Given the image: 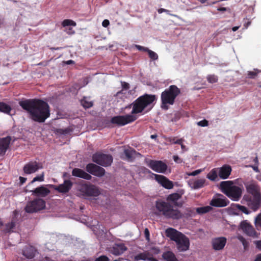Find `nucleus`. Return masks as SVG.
I'll use <instances>...</instances> for the list:
<instances>
[{"instance_id":"nucleus-1","label":"nucleus","mask_w":261,"mask_h":261,"mask_svg":"<svg viewBox=\"0 0 261 261\" xmlns=\"http://www.w3.org/2000/svg\"><path fill=\"white\" fill-rule=\"evenodd\" d=\"M19 105L34 121L43 122L49 116V106L39 99H27L19 102Z\"/></svg>"},{"instance_id":"nucleus-2","label":"nucleus","mask_w":261,"mask_h":261,"mask_svg":"<svg viewBox=\"0 0 261 261\" xmlns=\"http://www.w3.org/2000/svg\"><path fill=\"white\" fill-rule=\"evenodd\" d=\"M155 213L163 215L166 218L178 220L182 217L181 212L168 201L162 200H157L155 202Z\"/></svg>"},{"instance_id":"nucleus-3","label":"nucleus","mask_w":261,"mask_h":261,"mask_svg":"<svg viewBox=\"0 0 261 261\" xmlns=\"http://www.w3.org/2000/svg\"><path fill=\"white\" fill-rule=\"evenodd\" d=\"M165 232L167 237L176 242L179 251H185L189 249V240L182 233L172 228L167 229Z\"/></svg>"},{"instance_id":"nucleus-4","label":"nucleus","mask_w":261,"mask_h":261,"mask_svg":"<svg viewBox=\"0 0 261 261\" xmlns=\"http://www.w3.org/2000/svg\"><path fill=\"white\" fill-rule=\"evenodd\" d=\"M155 100V96L152 95L146 94L139 97L128 107L132 108L130 115H134L142 112L145 108L152 105Z\"/></svg>"},{"instance_id":"nucleus-5","label":"nucleus","mask_w":261,"mask_h":261,"mask_svg":"<svg viewBox=\"0 0 261 261\" xmlns=\"http://www.w3.org/2000/svg\"><path fill=\"white\" fill-rule=\"evenodd\" d=\"M223 193L233 201H238L242 194V189L234 185L232 181H223L220 183Z\"/></svg>"},{"instance_id":"nucleus-6","label":"nucleus","mask_w":261,"mask_h":261,"mask_svg":"<svg viewBox=\"0 0 261 261\" xmlns=\"http://www.w3.org/2000/svg\"><path fill=\"white\" fill-rule=\"evenodd\" d=\"M180 90L175 85L170 86L161 94L162 107H167V104L173 105L176 96L179 94Z\"/></svg>"},{"instance_id":"nucleus-7","label":"nucleus","mask_w":261,"mask_h":261,"mask_svg":"<svg viewBox=\"0 0 261 261\" xmlns=\"http://www.w3.org/2000/svg\"><path fill=\"white\" fill-rule=\"evenodd\" d=\"M45 202L40 198H36L28 202L25 207V212L29 213H35L44 209Z\"/></svg>"},{"instance_id":"nucleus-8","label":"nucleus","mask_w":261,"mask_h":261,"mask_svg":"<svg viewBox=\"0 0 261 261\" xmlns=\"http://www.w3.org/2000/svg\"><path fill=\"white\" fill-rule=\"evenodd\" d=\"M242 202L247 205L253 211L256 212L261 205V196L245 195L242 199Z\"/></svg>"},{"instance_id":"nucleus-9","label":"nucleus","mask_w":261,"mask_h":261,"mask_svg":"<svg viewBox=\"0 0 261 261\" xmlns=\"http://www.w3.org/2000/svg\"><path fill=\"white\" fill-rule=\"evenodd\" d=\"M79 191L84 197H96L100 194L99 189L92 185H82L80 186Z\"/></svg>"},{"instance_id":"nucleus-10","label":"nucleus","mask_w":261,"mask_h":261,"mask_svg":"<svg viewBox=\"0 0 261 261\" xmlns=\"http://www.w3.org/2000/svg\"><path fill=\"white\" fill-rule=\"evenodd\" d=\"M92 160L98 165L107 167L111 165L113 158L110 154L98 153L93 155Z\"/></svg>"},{"instance_id":"nucleus-11","label":"nucleus","mask_w":261,"mask_h":261,"mask_svg":"<svg viewBox=\"0 0 261 261\" xmlns=\"http://www.w3.org/2000/svg\"><path fill=\"white\" fill-rule=\"evenodd\" d=\"M238 229L242 231L243 233L249 237L254 238H258V233L255 231L251 223L246 220H243L240 222Z\"/></svg>"},{"instance_id":"nucleus-12","label":"nucleus","mask_w":261,"mask_h":261,"mask_svg":"<svg viewBox=\"0 0 261 261\" xmlns=\"http://www.w3.org/2000/svg\"><path fill=\"white\" fill-rule=\"evenodd\" d=\"M137 117L133 115L128 114L124 116H117L113 117L111 122L118 125L123 126L134 121Z\"/></svg>"},{"instance_id":"nucleus-13","label":"nucleus","mask_w":261,"mask_h":261,"mask_svg":"<svg viewBox=\"0 0 261 261\" xmlns=\"http://www.w3.org/2000/svg\"><path fill=\"white\" fill-rule=\"evenodd\" d=\"M146 163L150 168L158 173H165L167 169V165L161 161L148 160Z\"/></svg>"},{"instance_id":"nucleus-14","label":"nucleus","mask_w":261,"mask_h":261,"mask_svg":"<svg viewBox=\"0 0 261 261\" xmlns=\"http://www.w3.org/2000/svg\"><path fill=\"white\" fill-rule=\"evenodd\" d=\"M42 168V164L36 161H30L26 163L23 168V171L26 174H31Z\"/></svg>"},{"instance_id":"nucleus-15","label":"nucleus","mask_w":261,"mask_h":261,"mask_svg":"<svg viewBox=\"0 0 261 261\" xmlns=\"http://www.w3.org/2000/svg\"><path fill=\"white\" fill-rule=\"evenodd\" d=\"M86 170L89 173L99 177L102 176L105 173V170L103 168L92 163L86 166Z\"/></svg>"},{"instance_id":"nucleus-16","label":"nucleus","mask_w":261,"mask_h":261,"mask_svg":"<svg viewBox=\"0 0 261 261\" xmlns=\"http://www.w3.org/2000/svg\"><path fill=\"white\" fill-rule=\"evenodd\" d=\"M155 180L162 186L167 189H171L173 188V183L165 176L162 175L154 174Z\"/></svg>"},{"instance_id":"nucleus-17","label":"nucleus","mask_w":261,"mask_h":261,"mask_svg":"<svg viewBox=\"0 0 261 261\" xmlns=\"http://www.w3.org/2000/svg\"><path fill=\"white\" fill-rule=\"evenodd\" d=\"M184 194V192L183 190H180L178 193L171 194L167 197V200L169 203L171 202L176 206H181L182 204V202H178L177 201L181 198Z\"/></svg>"},{"instance_id":"nucleus-18","label":"nucleus","mask_w":261,"mask_h":261,"mask_svg":"<svg viewBox=\"0 0 261 261\" xmlns=\"http://www.w3.org/2000/svg\"><path fill=\"white\" fill-rule=\"evenodd\" d=\"M227 204V200L222 195H219L217 197L213 198L210 202V205L215 207H224Z\"/></svg>"},{"instance_id":"nucleus-19","label":"nucleus","mask_w":261,"mask_h":261,"mask_svg":"<svg viewBox=\"0 0 261 261\" xmlns=\"http://www.w3.org/2000/svg\"><path fill=\"white\" fill-rule=\"evenodd\" d=\"M247 191L252 196H261L260 189L255 182H251L246 185Z\"/></svg>"},{"instance_id":"nucleus-20","label":"nucleus","mask_w":261,"mask_h":261,"mask_svg":"<svg viewBox=\"0 0 261 261\" xmlns=\"http://www.w3.org/2000/svg\"><path fill=\"white\" fill-rule=\"evenodd\" d=\"M50 187H54L53 185H49ZM72 182L69 180H65L63 184L58 186H54L55 190L62 193H67L71 188Z\"/></svg>"},{"instance_id":"nucleus-21","label":"nucleus","mask_w":261,"mask_h":261,"mask_svg":"<svg viewBox=\"0 0 261 261\" xmlns=\"http://www.w3.org/2000/svg\"><path fill=\"white\" fill-rule=\"evenodd\" d=\"M206 181V180L204 178L190 179L188 181V184L191 189L197 190L203 187L205 185Z\"/></svg>"},{"instance_id":"nucleus-22","label":"nucleus","mask_w":261,"mask_h":261,"mask_svg":"<svg viewBox=\"0 0 261 261\" xmlns=\"http://www.w3.org/2000/svg\"><path fill=\"white\" fill-rule=\"evenodd\" d=\"M127 250V247L123 244H115L110 248V252L114 255H120Z\"/></svg>"},{"instance_id":"nucleus-23","label":"nucleus","mask_w":261,"mask_h":261,"mask_svg":"<svg viewBox=\"0 0 261 261\" xmlns=\"http://www.w3.org/2000/svg\"><path fill=\"white\" fill-rule=\"evenodd\" d=\"M141 154L137 152L135 150L132 148L126 149L124 150L123 153L121 155V158L124 160L130 161L138 156Z\"/></svg>"},{"instance_id":"nucleus-24","label":"nucleus","mask_w":261,"mask_h":261,"mask_svg":"<svg viewBox=\"0 0 261 261\" xmlns=\"http://www.w3.org/2000/svg\"><path fill=\"white\" fill-rule=\"evenodd\" d=\"M30 192L32 193L33 195L44 197L49 194L50 190L44 186H41L31 190Z\"/></svg>"},{"instance_id":"nucleus-25","label":"nucleus","mask_w":261,"mask_h":261,"mask_svg":"<svg viewBox=\"0 0 261 261\" xmlns=\"http://www.w3.org/2000/svg\"><path fill=\"white\" fill-rule=\"evenodd\" d=\"M219 176L221 179L227 178L230 174L231 171V167L227 165H224L221 168H217Z\"/></svg>"},{"instance_id":"nucleus-26","label":"nucleus","mask_w":261,"mask_h":261,"mask_svg":"<svg viewBox=\"0 0 261 261\" xmlns=\"http://www.w3.org/2000/svg\"><path fill=\"white\" fill-rule=\"evenodd\" d=\"M226 243V239L224 237H220L213 240V246L214 249L219 250L222 249Z\"/></svg>"},{"instance_id":"nucleus-27","label":"nucleus","mask_w":261,"mask_h":261,"mask_svg":"<svg viewBox=\"0 0 261 261\" xmlns=\"http://www.w3.org/2000/svg\"><path fill=\"white\" fill-rule=\"evenodd\" d=\"M72 175L74 176L82 178L86 180H90L92 176L85 171L79 168H74L72 170Z\"/></svg>"},{"instance_id":"nucleus-28","label":"nucleus","mask_w":261,"mask_h":261,"mask_svg":"<svg viewBox=\"0 0 261 261\" xmlns=\"http://www.w3.org/2000/svg\"><path fill=\"white\" fill-rule=\"evenodd\" d=\"M11 138L7 137L0 139V155H3L6 153L10 142Z\"/></svg>"},{"instance_id":"nucleus-29","label":"nucleus","mask_w":261,"mask_h":261,"mask_svg":"<svg viewBox=\"0 0 261 261\" xmlns=\"http://www.w3.org/2000/svg\"><path fill=\"white\" fill-rule=\"evenodd\" d=\"M134 258L135 261H139L140 260L144 261H152L154 258L152 257L151 253L148 251H145L136 255L134 256Z\"/></svg>"},{"instance_id":"nucleus-30","label":"nucleus","mask_w":261,"mask_h":261,"mask_svg":"<svg viewBox=\"0 0 261 261\" xmlns=\"http://www.w3.org/2000/svg\"><path fill=\"white\" fill-rule=\"evenodd\" d=\"M122 86L123 88L121 91L117 93L116 97L124 99V98H127L129 96L130 93L128 91L129 85L128 83H122Z\"/></svg>"},{"instance_id":"nucleus-31","label":"nucleus","mask_w":261,"mask_h":261,"mask_svg":"<svg viewBox=\"0 0 261 261\" xmlns=\"http://www.w3.org/2000/svg\"><path fill=\"white\" fill-rule=\"evenodd\" d=\"M36 252V250L33 246L27 247L23 251V255L28 258H32Z\"/></svg>"},{"instance_id":"nucleus-32","label":"nucleus","mask_w":261,"mask_h":261,"mask_svg":"<svg viewBox=\"0 0 261 261\" xmlns=\"http://www.w3.org/2000/svg\"><path fill=\"white\" fill-rule=\"evenodd\" d=\"M162 257L166 261H178L175 254L170 251L164 252Z\"/></svg>"},{"instance_id":"nucleus-33","label":"nucleus","mask_w":261,"mask_h":261,"mask_svg":"<svg viewBox=\"0 0 261 261\" xmlns=\"http://www.w3.org/2000/svg\"><path fill=\"white\" fill-rule=\"evenodd\" d=\"M218 168L212 169L207 175L206 177L212 181L216 180L219 176Z\"/></svg>"},{"instance_id":"nucleus-34","label":"nucleus","mask_w":261,"mask_h":261,"mask_svg":"<svg viewBox=\"0 0 261 261\" xmlns=\"http://www.w3.org/2000/svg\"><path fill=\"white\" fill-rule=\"evenodd\" d=\"M11 110V107L9 105L4 102H0V112L8 114Z\"/></svg>"},{"instance_id":"nucleus-35","label":"nucleus","mask_w":261,"mask_h":261,"mask_svg":"<svg viewBox=\"0 0 261 261\" xmlns=\"http://www.w3.org/2000/svg\"><path fill=\"white\" fill-rule=\"evenodd\" d=\"M212 209V208L210 206L197 207L196 208V212L198 214H204L210 212Z\"/></svg>"},{"instance_id":"nucleus-36","label":"nucleus","mask_w":261,"mask_h":261,"mask_svg":"<svg viewBox=\"0 0 261 261\" xmlns=\"http://www.w3.org/2000/svg\"><path fill=\"white\" fill-rule=\"evenodd\" d=\"M81 103L85 108H89L93 105L92 101H90L88 98L85 97L81 100Z\"/></svg>"},{"instance_id":"nucleus-37","label":"nucleus","mask_w":261,"mask_h":261,"mask_svg":"<svg viewBox=\"0 0 261 261\" xmlns=\"http://www.w3.org/2000/svg\"><path fill=\"white\" fill-rule=\"evenodd\" d=\"M44 179V174L42 172L39 176L35 177L31 182L29 184L28 186L33 184L35 181H43Z\"/></svg>"},{"instance_id":"nucleus-38","label":"nucleus","mask_w":261,"mask_h":261,"mask_svg":"<svg viewBox=\"0 0 261 261\" xmlns=\"http://www.w3.org/2000/svg\"><path fill=\"white\" fill-rule=\"evenodd\" d=\"M254 224L256 227L261 228V213L258 214L254 219Z\"/></svg>"},{"instance_id":"nucleus-39","label":"nucleus","mask_w":261,"mask_h":261,"mask_svg":"<svg viewBox=\"0 0 261 261\" xmlns=\"http://www.w3.org/2000/svg\"><path fill=\"white\" fill-rule=\"evenodd\" d=\"M237 238L242 243L245 249L248 246V242L245 240V239L241 235H238Z\"/></svg>"},{"instance_id":"nucleus-40","label":"nucleus","mask_w":261,"mask_h":261,"mask_svg":"<svg viewBox=\"0 0 261 261\" xmlns=\"http://www.w3.org/2000/svg\"><path fill=\"white\" fill-rule=\"evenodd\" d=\"M260 72V71L258 70V69H254V71H248L247 73V76L250 79H254L257 74Z\"/></svg>"},{"instance_id":"nucleus-41","label":"nucleus","mask_w":261,"mask_h":261,"mask_svg":"<svg viewBox=\"0 0 261 261\" xmlns=\"http://www.w3.org/2000/svg\"><path fill=\"white\" fill-rule=\"evenodd\" d=\"M62 25L64 27L69 25L75 26L76 23L72 20L65 19L63 21Z\"/></svg>"},{"instance_id":"nucleus-42","label":"nucleus","mask_w":261,"mask_h":261,"mask_svg":"<svg viewBox=\"0 0 261 261\" xmlns=\"http://www.w3.org/2000/svg\"><path fill=\"white\" fill-rule=\"evenodd\" d=\"M236 207L238 210L241 211L245 214L248 215L250 213V212L247 209V208L244 205L237 204Z\"/></svg>"},{"instance_id":"nucleus-43","label":"nucleus","mask_w":261,"mask_h":261,"mask_svg":"<svg viewBox=\"0 0 261 261\" xmlns=\"http://www.w3.org/2000/svg\"><path fill=\"white\" fill-rule=\"evenodd\" d=\"M147 52L148 53L149 57L150 59L153 60H158V55L156 53L152 51L151 50H150L149 49H148Z\"/></svg>"},{"instance_id":"nucleus-44","label":"nucleus","mask_w":261,"mask_h":261,"mask_svg":"<svg viewBox=\"0 0 261 261\" xmlns=\"http://www.w3.org/2000/svg\"><path fill=\"white\" fill-rule=\"evenodd\" d=\"M207 81L211 83H214L217 82L218 78L215 75H208L207 77Z\"/></svg>"},{"instance_id":"nucleus-45","label":"nucleus","mask_w":261,"mask_h":261,"mask_svg":"<svg viewBox=\"0 0 261 261\" xmlns=\"http://www.w3.org/2000/svg\"><path fill=\"white\" fill-rule=\"evenodd\" d=\"M15 224L14 222H11L10 223H8L6 225V228L5 231L6 232H10L11 229L14 227Z\"/></svg>"},{"instance_id":"nucleus-46","label":"nucleus","mask_w":261,"mask_h":261,"mask_svg":"<svg viewBox=\"0 0 261 261\" xmlns=\"http://www.w3.org/2000/svg\"><path fill=\"white\" fill-rule=\"evenodd\" d=\"M183 140L182 139H175L173 138L170 140V142L173 144H181Z\"/></svg>"},{"instance_id":"nucleus-47","label":"nucleus","mask_w":261,"mask_h":261,"mask_svg":"<svg viewBox=\"0 0 261 261\" xmlns=\"http://www.w3.org/2000/svg\"><path fill=\"white\" fill-rule=\"evenodd\" d=\"M197 125L202 127L206 126L208 125V121L204 119L198 122Z\"/></svg>"},{"instance_id":"nucleus-48","label":"nucleus","mask_w":261,"mask_h":261,"mask_svg":"<svg viewBox=\"0 0 261 261\" xmlns=\"http://www.w3.org/2000/svg\"><path fill=\"white\" fill-rule=\"evenodd\" d=\"M202 171V169H198V170H196L193 172H192L190 173H188L187 175L189 176H196V175L199 174V173H200Z\"/></svg>"},{"instance_id":"nucleus-49","label":"nucleus","mask_w":261,"mask_h":261,"mask_svg":"<svg viewBox=\"0 0 261 261\" xmlns=\"http://www.w3.org/2000/svg\"><path fill=\"white\" fill-rule=\"evenodd\" d=\"M135 47L137 48L139 50L143 51H147L148 48L139 45H135Z\"/></svg>"},{"instance_id":"nucleus-50","label":"nucleus","mask_w":261,"mask_h":261,"mask_svg":"<svg viewBox=\"0 0 261 261\" xmlns=\"http://www.w3.org/2000/svg\"><path fill=\"white\" fill-rule=\"evenodd\" d=\"M109 259L106 256H101L98 258H96L95 261H109Z\"/></svg>"},{"instance_id":"nucleus-51","label":"nucleus","mask_w":261,"mask_h":261,"mask_svg":"<svg viewBox=\"0 0 261 261\" xmlns=\"http://www.w3.org/2000/svg\"><path fill=\"white\" fill-rule=\"evenodd\" d=\"M158 11L159 13H160V14H161L163 12H165L169 15H172V14H170V13H169L170 11L168 10H167L165 9L161 8V9H159ZM172 16H176V15H172Z\"/></svg>"},{"instance_id":"nucleus-52","label":"nucleus","mask_w":261,"mask_h":261,"mask_svg":"<svg viewBox=\"0 0 261 261\" xmlns=\"http://www.w3.org/2000/svg\"><path fill=\"white\" fill-rule=\"evenodd\" d=\"M173 158L174 162L177 163H181L182 162V160L177 155H174Z\"/></svg>"},{"instance_id":"nucleus-53","label":"nucleus","mask_w":261,"mask_h":261,"mask_svg":"<svg viewBox=\"0 0 261 261\" xmlns=\"http://www.w3.org/2000/svg\"><path fill=\"white\" fill-rule=\"evenodd\" d=\"M110 24L109 20L108 19H105L102 22V25L106 28Z\"/></svg>"},{"instance_id":"nucleus-54","label":"nucleus","mask_w":261,"mask_h":261,"mask_svg":"<svg viewBox=\"0 0 261 261\" xmlns=\"http://www.w3.org/2000/svg\"><path fill=\"white\" fill-rule=\"evenodd\" d=\"M145 238L147 240H149V230L147 228H146L145 229Z\"/></svg>"},{"instance_id":"nucleus-55","label":"nucleus","mask_w":261,"mask_h":261,"mask_svg":"<svg viewBox=\"0 0 261 261\" xmlns=\"http://www.w3.org/2000/svg\"><path fill=\"white\" fill-rule=\"evenodd\" d=\"M255 244L256 245V247L259 250H261V240L259 241H256Z\"/></svg>"},{"instance_id":"nucleus-56","label":"nucleus","mask_w":261,"mask_h":261,"mask_svg":"<svg viewBox=\"0 0 261 261\" xmlns=\"http://www.w3.org/2000/svg\"><path fill=\"white\" fill-rule=\"evenodd\" d=\"M20 182L22 185L27 180V178L20 176L19 177Z\"/></svg>"},{"instance_id":"nucleus-57","label":"nucleus","mask_w":261,"mask_h":261,"mask_svg":"<svg viewBox=\"0 0 261 261\" xmlns=\"http://www.w3.org/2000/svg\"><path fill=\"white\" fill-rule=\"evenodd\" d=\"M251 167L252 168L253 170L256 172H259L258 168L257 166H251Z\"/></svg>"},{"instance_id":"nucleus-58","label":"nucleus","mask_w":261,"mask_h":261,"mask_svg":"<svg viewBox=\"0 0 261 261\" xmlns=\"http://www.w3.org/2000/svg\"><path fill=\"white\" fill-rule=\"evenodd\" d=\"M217 10L219 11H226L227 8H225V7H221V8H218Z\"/></svg>"},{"instance_id":"nucleus-59","label":"nucleus","mask_w":261,"mask_h":261,"mask_svg":"<svg viewBox=\"0 0 261 261\" xmlns=\"http://www.w3.org/2000/svg\"><path fill=\"white\" fill-rule=\"evenodd\" d=\"M254 261H261V254L258 255L256 256V259H255Z\"/></svg>"},{"instance_id":"nucleus-60","label":"nucleus","mask_w":261,"mask_h":261,"mask_svg":"<svg viewBox=\"0 0 261 261\" xmlns=\"http://www.w3.org/2000/svg\"><path fill=\"white\" fill-rule=\"evenodd\" d=\"M181 145V148L183 151L187 150L186 147L182 144V142L181 143V144H180Z\"/></svg>"},{"instance_id":"nucleus-61","label":"nucleus","mask_w":261,"mask_h":261,"mask_svg":"<svg viewBox=\"0 0 261 261\" xmlns=\"http://www.w3.org/2000/svg\"><path fill=\"white\" fill-rule=\"evenodd\" d=\"M74 63V61L71 60H68V61H67L66 63L68 65H70V64H71L72 63Z\"/></svg>"},{"instance_id":"nucleus-62","label":"nucleus","mask_w":261,"mask_h":261,"mask_svg":"<svg viewBox=\"0 0 261 261\" xmlns=\"http://www.w3.org/2000/svg\"><path fill=\"white\" fill-rule=\"evenodd\" d=\"M239 28V27H234L232 28V30L233 31V32H235L237 30H238V29Z\"/></svg>"},{"instance_id":"nucleus-63","label":"nucleus","mask_w":261,"mask_h":261,"mask_svg":"<svg viewBox=\"0 0 261 261\" xmlns=\"http://www.w3.org/2000/svg\"><path fill=\"white\" fill-rule=\"evenodd\" d=\"M157 136L155 135H152L150 136L151 139H155L156 138Z\"/></svg>"},{"instance_id":"nucleus-64","label":"nucleus","mask_w":261,"mask_h":261,"mask_svg":"<svg viewBox=\"0 0 261 261\" xmlns=\"http://www.w3.org/2000/svg\"><path fill=\"white\" fill-rule=\"evenodd\" d=\"M199 2H200L201 3L203 4L205 3L207 0H198Z\"/></svg>"}]
</instances>
